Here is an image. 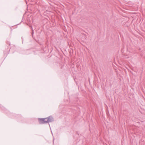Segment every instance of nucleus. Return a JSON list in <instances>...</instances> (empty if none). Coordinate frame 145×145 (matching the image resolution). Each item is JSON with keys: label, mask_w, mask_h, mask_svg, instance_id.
I'll return each mask as SVG.
<instances>
[{"label": "nucleus", "mask_w": 145, "mask_h": 145, "mask_svg": "<svg viewBox=\"0 0 145 145\" xmlns=\"http://www.w3.org/2000/svg\"><path fill=\"white\" fill-rule=\"evenodd\" d=\"M39 120L40 123L43 124L51 122L54 121V119L52 116H49L45 118H39Z\"/></svg>", "instance_id": "obj_1"}, {"label": "nucleus", "mask_w": 145, "mask_h": 145, "mask_svg": "<svg viewBox=\"0 0 145 145\" xmlns=\"http://www.w3.org/2000/svg\"><path fill=\"white\" fill-rule=\"evenodd\" d=\"M31 29H32V34L33 35V34L34 33V32H33V28L32 27H31Z\"/></svg>", "instance_id": "obj_2"}]
</instances>
